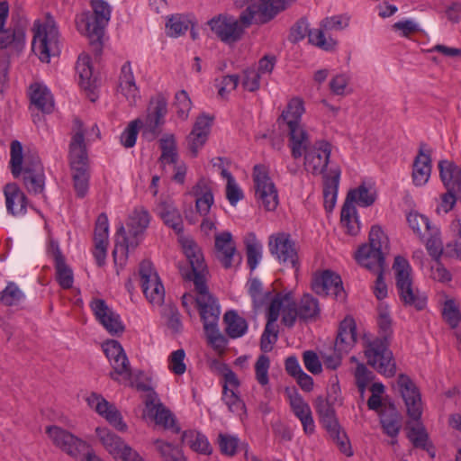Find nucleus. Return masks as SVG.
Segmentation results:
<instances>
[{
    "instance_id": "1",
    "label": "nucleus",
    "mask_w": 461,
    "mask_h": 461,
    "mask_svg": "<svg viewBox=\"0 0 461 461\" xmlns=\"http://www.w3.org/2000/svg\"><path fill=\"white\" fill-rule=\"evenodd\" d=\"M188 266H179L182 277L193 281L198 294L196 304L199 309L203 330L209 343L217 349L223 348L227 344L225 337L220 333L218 321L220 307L217 300L210 294L206 285L207 266L198 245L193 240H187L183 247Z\"/></svg>"
},
{
    "instance_id": "2",
    "label": "nucleus",
    "mask_w": 461,
    "mask_h": 461,
    "mask_svg": "<svg viewBox=\"0 0 461 461\" xmlns=\"http://www.w3.org/2000/svg\"><path fill=\"white\" fill-rule=\"evenodd\" d=\"M389 249V239L379 225H373L368 243L362 244L355 253V259L363 267L377 274L375 295L378 300L387 296V285L383 277L385 266L384 255Z\"/></svg>"
},
{
    "instance_id": "3",
    "label": "nucleus",
    "mask_w": 461,
    "mask_h": 461,
    "mask_svg": "<svg viewBox=\"0 0 461 461\" xmlns=\"http://www.w3.org/2000/svg\"><path fill=\"white\" fill-rule=\"evenodd\" d=\"M397 385L404 401L407 415L415 421L414 425L407 422V438L416 448L426 450L431 457L435 456L432 444L429 440V435L422 422L421 396L419 388L411 377L405 374H400L397 378Z\"/></svg>"
},
{
    "instance_id": "4",
    "label": "nucleus",
    "mask_w": 461,
    "mask_h": 461,
    "mask_svg": "<svg viewBox=\"0 0 461 461\" xmlns=\"http://www.w3.org/2000/svg\"><path fill=\"white\" fill-rule=\"evenodd\" d=\"M90 11H85L76 18L77 28L89 40L92 51L97 57L103 51L105 27L111 19L112 6L105 0H90Z\"/></svg>"
},
{
    "instance_id": "5",
    "label": "nucleus",
    "mask_w": 461,
    "mask_h": 461,
    "mask_svg": "<svg viewBox=\"0 0 461 461\" xmlns=\"http://www.w3.org/2000/svg\"><path fill=\"white\" fill-rule=\"evenodd\" d=\"M68 158L74 188L77 196L83 198L88 191V156L85 143L84 123L78 118L74 120V133L69 143Z\"/></svg>"
},
{
    "instance_id": "6",
    "label": "nucleus",
    "mask_w": 461,
    "mask_h": 461,
    "mask_svg": "<svg viewBox=\"0 0 461 461\" xmlns=\"http://www.w3.org/2000/svg\"><path fill=\"white\" fill-rule=\"evenodd\" d=\"M255 14L254 7L248 6L239 18L228 14H220L210 19L207 24L221 41L231 45L243 38L245 30L252 24Z\"/></svg>"
},
{
    "instance_id": "7",
    "label": "nucleus",
    "mask_w": 461,
    "mask_h": 461,
    "mask_svg": "<svg viewBox=\"0 0 461 461\" xmlns=\"http://www.w3.org/2000/svg\"><path fill=\"white\" fill-rule=\"evenodd\" d=\"M304 111L303 100L300 97H294L288 102L286 108L277 119L280 127L282 125L287 127L289 147L292 157L295 159L302 157V148L307 143L308 133L300 125Z\"/></svg>"
},
{
    "instance_id": "8",
    "label": "nucleus",
    "mask_w": 461,
    "mask_h": 461,
    "mask_svg": "<svg viewBox=\"0 0 461 461\" xmlns=\"http://www.w3.org/2000/svg\"><path fill=\"white\" fill-rule=\"evenodd\" d=\"M150 221V215L149 212L143 208L135 209L129 217L127 223L129 229L128 237L125 228L122 224L116 231L115 248L113 251L114 262L117 263V254L120 252L122 257L127 258L130 249H136L140 242L141 236L145 230L148 228Z\"/></svg>"
},
{
    "instance_id": "9",
    "label": "nucleus",
    "mask_w": 461,
    "mask_h": 461,
    "mask_svg": "<svg viewBox=\"0 0 461 461\" xmlns=\"http://www.w3.org/2000/svg\"><path fill=\"white\" fill-rule=\"evenodd\" d=\"M395 274V286L401 302L404 306L422 311L427 306V297L413 288L411 268L407 259L397 256L393 266Z\"/></svg>"
},
{
    "instance_id": "10",
    "label": "nucleus",
    "mask_w": 461,
    "mask_h": 461,
    "mask_svg": "<svg viewBox=\"0 0 461 461\" xmlns=\"http://www.w3.org/2000/svg\"><path fill=\"white\" fill-rule=\"evenodd\" d=\"M34 29L32 51L41 61L49 63L51 57H58L60 54L58 27L53 18L48 14L43 24L39 21L35 22Z\"/></svg>"
},
{
    "instance_id": "11",
    "label": "nucleus",
    "mask_w": 461,
    "mask_h": 461,
    "mask_svg": "<svg viewBox=\"0 0 461 461\" xmlns=\"http://www.w3.org/2000/svg\"><path fill=\"white\" fill-rule=\"evenodd\" d=\"M440 180L446 188L441 195V206L445 212H450L457 200L461 201V167L447 159L438 164Z\"/></svg>"
},
{
    "instance_id": "12",
    "label": "nucleus",
    "mask_w": 461,
    "mask_h": 461,
    "mask_svg": "<svg viewBox=\"0 0 461 461\" xmlns=\"http://www.w3.org/2000/svg\"><path fill=\"white\" fill-rule=\"evenodd\" d=\"M253 180L258 201L267 211H275L279 203L278 194L265 165L258 164L254 166Z\"/></svg>"
},
{
    "instance_id": "13",
    "label": "nucleus",
    "mask_w": 461,
    "mask_h": 461,
    "mask_svg": "<svg viewBox=\"0 0 461 461\" xmlns=\"http://www.w3.org/2000/svg\"><path fill=\"white\" fill-rule=\"evenodd\" d=\"M269 252L280 264L291 266L295 273L299 271L300 262L295 242L291 235L285 232H278L271 235L268 241Z\"/></svg>"
},
{
    "instance_id": "14",
    "label": "nucleus",
    "mask_w": 461,
    "mask_h": 461,
    "mask_svg": "<svg viewBox=\"0 0 461 461\" xmlns=\"http://www.w3.org/2000/svg\"><path fill=\"white\" fill-rule=\"evenodd\" d=\"M304 153V166L313 175L326 173L331 153L330 144L325 140H317L313 144L307 135V143L302 148V155Z\"/></svg>"
},
{
    "instance_id": "15",
    "label": "nucleus",
    "mask_w": 461,
    "mask_h": 461,
    "mask_svg": "<svg viewBox=\"0 0 461 461\" xmlns=\"http://www.w3.org/2000/svg\"><path fill=\"white\" fill-rule=\"evenodd\" d=\"M368 365L386 377H393L396 373V365L389 345L381 340L369 342L365 351Z\"/></svg>"
},
{
    "instance_id": "16",
    "label": "nucleus",
    "mask_w": 461,
    "mask_h": 461,
    "mask_svg": "<svg viewBox=\"0 0 461 461\" xmlns=\"http://www.w3.org/2000/svg\"><path fill=\"white\" fill-rule=\"evenodd\" d=\"M139 276L145 297L151 303L161 304L165 297V289L150 260L144 259L140 263Z\"/></svg>"
},
{
    "instance_id": "17",
    "label": "nucleus",
    "mask_w": 461,
    "mask_h": 461,
    "mask_svg": "<svg viewBox=\"0 0 461 461\" xmlns=\"http://www.w3.org/2000/svg\"><path fill=\"white\" fill-rule=\"evenodd\" d=\"M312 289L318 295H332L339 302H344L347 297L340 276L330 269L314 276Z\"/></svg>"
},
{
    "instance_id": "18",
    "label": "nucleus",
    "mask_w": 461,
    "mask_h": 461,
    "mask_svg": "<svg viewBox=\"0 0 461 461\" xmlns=\"http://www.w3.org/2000/svg\"><path fill=\"white\" fill-rule=\"evenodd\" d=\"M167 113V100L163 95H158L150 101L144 123L143 134L152 140L161 132L160 126L165 122Z\"/></svg>"
},
{
    "instance_id": "19",
    "label": "nucleus",
    "mask_w": 461,
    "mask_h": 461,
    "mask_svg": "<svg viewBox=\"0 0 461 461\" xmlns=\"http://www.w3.org/2000/svg\"><path fill=\"white\" fill-rule=\"evenodd\" d=\"M46 433L56 447L71 456H77L81 451L88 447L85 441L60 427L48 426Z\"/></svg>"
},
{
    "instance_id": "20",
    "label": "nucleus",
    "mask_w": 461,
    "mask_h": 461,
    "mask_svg": "<svg viewBox=\"0 0 461 461\" xmlns=\"http://www.w3.org/2000/svg\"><path fill=\"white\" fill-rule=\"evenodd\" d=\"M214 256L225 269L233 267L236 258L238 264H240L242 258L237 252L236 243L230 231H222L215 235Z\"/></svg>"
},
{
    "instance_id": "21",
    "label": "nucleus",
    "mask_w": 461,
    "mask_h": 461,
    "mask_svg": "<svg viewBox=\"0 0 461 461\" xmlns=\"http://www.w3.org/2000/svg\"><path fill=\"white\" fill-rule=\"evenodd\" d=\"M90 307L96 320L105 328L111 335H121L125 327L118 313L114 312L103 299H94Z\"/></svg>"
},
{
    "instance_id": "22",
    "label": "nucleus",
    "mask_w": 461,
    "mask_h": 461,
    "mask_svg": "<svg viewBox=\"0 0 461 461\" xmlns=\"http://www.w3.org/2000/svg\"><path fill=\"white\" fill-rule=\"evenodd\" d=\"M213 119V116L205 113H202L196 118L194 127L186 138L188 149L193 158L197 157L199 150L206 143Z\"/></svg>"
},
{
    "instance_id": "23",
    "label": "nucleus",
    "mask_w": 461,
    "mask_h": 461,
    "mask_svg": "<svg viewBox=\"0 0 461 461\" xmlns=\"http://www.w3.org/2000/svg\"><path fill=\"white\" fill-rule=\"evenodd\" d=\"M87 403L95 411L105 418V420L119 431H125L127 425L122 420L119 410L112 403L107 402L103 396L92 393L86 398Z\"/></svg>"
},
{
    "instance_id": "24",
    "label": "nucleus",
    "mask_w": 461,
    "mask_h": 461,
    "mask_svg": "<svg viewBox=\"0 0 461 461\" xmlns=\"http://www.w3.org/2000/svg\"><path fill=\"white\" fill-rule=\"evenodd\" d=\"M157 397L156 392L149 393L146 397L145 405L148 416L153 419L156 424L161 425L167 429H171L175 433H179L180 428L176 425L172 412L162 403H156Z\"/></svg>"
},
{
    "instance_id": "25",
    "label": "nucleus",
    "mask_w": 461,
    "mask_h": 461,
    "mask_svg": "<svg viewBox=\"0 0 461 461\" xmlns=\"http://www.w3.org/2000/svg\"><path fill=\"white\" fill-rule=\"evenodd\" d=\"M48 253L54 260L56 280L63 289H69L73 285L74 275L72 269L67 265L59 243L51 240L48 248Z\"/></svg>"
},
{
    "instance_id": "26",
    "label": "nucleus",
    "mask_w": 461,
    "mask_h": 461,
    "mask_svg": "<svg viewBox=\"0 0 461 461\" xmlns=\"http://www.w3.org/2000/svg\"><path fill=\"white\" fill-rule=\"evenodd\" d=\"M290 406L294 414L300 420L303 431L307 435H312L315 430V424L309 404L298 393L296 389L289 393Z\"/></svg>"
},
{
    "instance_id": "27",
    "label": "nucleus",
    "mask_w": 461,
    "mask_h": 461,
    "mask_svg": "<svg viewBox=\"0 0 461 461\" xmlns=\"http://www.w3.org/2000/svg\"><path fill=\"white\" fill-rule=\"evenodd\" d=\"M313 404L319 421L327 432L335 433V429H340L333 402L330 399H325V397L320 395L316 397Z\"/></svg>"
},
{
    "instance_id": "28",
    "label": "nucleus",
    "mask_w": 461,
    "mask_h": 461,
    "mask_svg": "<svg viewBox=\"0 0 461 461\" xmlns=\"http://www.w3.org/2000/svg\"><path fill=\"white\" fill-rule=\"evenodd\" d=\"M357 342V325L355 320L347 316L340 321L335 339V349L339 352H348Z\"/></svg>"
},
{
    "instance_id": "29",
    "label": "nucleus",
    "mask_w": 461,
    "mask_h": 461,
    "mask_svg": "<svg viewBox=\"0 0 461 461\" xmlns=\"http://www.w3.org/2000/svg\"><path fill=\"white\" fill-rule=\"evenodd\" d=\"M383 431L391 438H396L402 428V416L393 402H388L379 412Z\"/></svg>"
},
{
    "instance_id": "30",
    "label": "nucleus",
    "mask_w": 461,
    "mask_h": 461,
    "mask_svg": "<svg viewBox=\"0 0 461 461\" xmlns=\"http://www.w3.org/2000/svg\"><path fill=\"white\" fill-rule=\"evenodd\" d=\"M79 76V85L86 92L92 102L96 98L95 90L97 87V78L93 76V68L88 56L79 57L76 65Z\"/></svg>"
},
{
    "instance_id": "31",
    "label": "nucleus",
    "mask_w": 461,
    "mask_h": 461,
    "mask_svg": "<svg viewBox=\"0 0 461 461\" xmlns=\"http://www.w3.org/2000/svg\"><path fill=\"white\" fill-rule=\"evenodd\" d=\"M341 170L339 167H332L329 174L323 176L324 207L331 212L336 204Z\"/></svg>"
},
{
    "instance_id": "32",
    "label": "nucleus",
    "mask_w": 461,
    "mask_h": 461,
    "mask_svg": "<svg viewBox=\"0 0 461 461\" xmlns=\"http://www.w3.org/2000/svg\"><path fill=\"white\" fill-rule=\"evenodd\" d=\"M7 212L14 215L26 212L27 197L15 183L5 185L4 188Z\"/></svg>"
},
{
    "instance_id": "33",
    "label": "nucleus",
    "mask_w": 461,
    "mask_h": 461,
    "mask_svg": "<svg viewBox=\"0 0 461 461\" xmlns=\"http://www.w3.org/2000/svg\"><path fill=\"white\" fill-rule=\"evenodd\" d=\"M423 146L424 144L420 145L419 154L413 161L412 181L417 186L424 185L429 181L431 173L430 151L424 153Z\"/></svg>"
},
{
    "instance_id": "34",
    "label": "nucleus",
    "mask_w": 461,
    "mask_h": 461,
    "mask_svg": "<svg viewBox=\"0 0 461 461\" xmlns=\"http://www.w3.org/2000/svg\"><path fill=\"white\" fill-rule=\"evenodd\" d=\"M30 100L38 110L44 113H50L54 110V100L47 86L34 83L30 86Z\"/></svg>"
},
{
    "instance_id": "35",
    "label": "nucleus",
    "mask_w": 461,
    "mask_h": 461,
    "mask_svg": "<svg viewBox=\"0 0 461 461\" xmlns=\"http://www.w3.org/2000/svg\"><path fill=\"white\" fill-rule=\"evenodd\" d=\"M192 193L196 198V212L201 216H205L210 212L214 202L212 188L204 179H200L193 187Z\"/></svg>"
},
{
    "instance_id": "36",
    "label": "nucleus",
    "mask_w": 461,
    "mask_h": 461,
    "mask_svg": "<svg viewBox=\"0 0 461 461\" xmlns=\"http://www.w3.org/2000/svg\"><path fill=\"white\" fill-rule=\"evenodd\" d=\"M118 87L131 104L136 102L139 89L135 83L130 61L125 62L121 68Z\"/></svg>"
},
{
    "instance_id": "37",
    "label": "nucleus",
    "mask_w": 461,
    "mask_h": 461,
    "mask_svg": "<svg viewBox=\"0 0 461 461\" xmlns=\"http://www.w3.org/2000/svg\"><path fill=\"white\" fill-rule=\"evenodd\" d=\"M288 0H260L258 5H251L256 14H258L260 23H267L274 19L277 14L286 8Z\"/></svg>"
},
{
    "instance_id": "38",
    "label": "nucleus",
    "mask_w": 461,
    "mask_h": 461,
    "mask_svg": "<svg viewBox=\"0 0 461 461\" xmlns=\"http://www.w3.org/2000/svg\"><path fill=\"white\" fill-rule=\"evenodd\" d=\"M353 200V193H351L348 197H346L340 213V222L349 235H357L359 231V222Z\"/></svg>"
},
{
    "instance_id": "39",
    "label": "nucleus",
    "mask_w": 461,
    "mask_h": 461,
    "mask_svg": "<svg viewBox=\"0 0 461 461\" xmlns=\"http://www.w3.org/2000/svg\"><path fill=\"white\" fill-rule=\"evenodd\" d=\"M223 321L226 324L225 331L231 339L242 337L248 330L247 321L240 316L236 311L230 310L223 315Z\"/></svg>"
},
{
    "instance_id": "40",
    "label": "nucleus",
    "mask_w": 461,
    "mask_h": 461,
    "mask_svg": "<svg viewBox=\"0 0 461 461\" xmlns=\"http://www.w3.org/2000/svg\"><path fill=\"white\" fill-rule=\"evenodd\" d=\"M159 216L164 223L173 229L176 234L184 230L183 219L179 211L170 203L162 202L159 204Z\"/></svg>"
},
{
    "instance_id": "41",
    "label": "nucleus",
    "mask_w": 461,
    "mask_h": 461,
    "mask_svg": "<svg viewBox=\"0 0 461 461\" xmlns=\"http://www.w3.org/2000/svg\"><path fill=\"white\" fill-rule=\"evenodd\" d=\"M24 42L25 29L20 24L7 30L4 27L0 31V49H5L10 45H14L16 50H21Z\"/></svg>"
},
{
    "instance_id": "42",
    "label": "nucleus",
    "mask_w": 461,
    "mask_h": 461,
    "mask_svg": "<svg viewBox=\"0 0 461 461\" xmlns=\"http://www.w3.org/2000/svg\"><path fill=\"white\" fill-rule=\"evenodd\" d=\"M181 438L182 442L192 450L203 455L212 454V448L204 435L194 430H187L183 432Z\"/></svg>"
},
{
    "instance_id": "43",
    "label": "nucleus",
    "mask_w": 461,
    "mask_h": 461,
    "mask_svg": "<svg viewBox=\"0 0 461 461\" xmlns=\"http://www.w3.org/2000/svg\"><path fill=\"white\" fill-rule=\"evenodd\" d=\"M95 432L104 448L115 458L125 446L123 440L106 428L97 427Z\"/></svg>"
},
{
    "instance_id": "44",
    "label": "nucleus",
    "mask_w": 461,
    "mask_h": 461,
    "mask_svg": "<svg viewBox=\"0 0 461 461\" xmlns=\"http://www.w3.org/2000/svg\"><path fill=\"white\" fill-rule=\"evenodd\" d=\"M294 299L292 292L275 293L269 300V306L267 312V321L276 322L280 311L285 309V304H289Z\"/></svg>"
},
{
    "instance_id": "45",
    "label": "nucleus",
    "mask_w": 461,
    "mask_h": 461,
    "mask_svg": "<svg viewBox=\"0 0 461 461\" xmlns=\"http://www.w3.org/2000/svg\"><path fill=\"white\" fill-rule=\"evenodd\" d=\"M426 249L429 256L435 260L438 261L444 253V247L440 238L439 229L434 225L426 232L425 238Z\"/></svg>"
},
{
    "instance_id": "46",
    "label": "nucleus",
    "mask_w": 461,
    "mask_h": 461,
    "mask_svg": "<svg viewBox=\"0 0 461 461\" xmlns=\"http://www.w3.org/2000/svg\"><path fill=\"white\" fill-rule=\"evenodd\" d=\"M299 319L303 321L315 320L320 314L319 302L309 294H305L297 304Z\"/></svg>"
},
{
    "instance_id": "47",
    "label": "nucleus",
    "mask_w": 461,
    "mask_h": 461,
    "mask_svg": "<svg viewBox=\"0 0 461 461\" xmlns=\"http://www.w3.org/2000/svg\"><path fill=\"white\" fill-rule=\"evenodd\" d=\"M191 22L184 14H172L166 23L167 34L170 37H179L189 29Z\"/></svg>"
},
{
    "instance_id": "48",
    "label": "nucleus",
    "mask_w": 461,
    "mask_h": 461,
    "mask_svg": "<svg viewBox=\"0 0 461 461\" xmlns=\"http://www.w3.org/2000/svg\"><path fill=\"white\" fill-rule=\"evenodd\" d=\"M407 221L420 240H424L426 232L434 226L428 217L418 212H410L407 216Z\"/></svg>"
},
{
    "instance_id": "49",
    "label": "nucleus",
    "mask_w": 461,
    "mask_h": 461,
    "mask_svg": "<svg viewBox=\"0 0 461 461\" xmlns=\"http://www.w3.org/2000/svg\"><path fill=\"white\" fill-rule=\"evenodd\" d=\"M23 183L28 192L34 194H42L45 185L44 172L40 167L34 170V174H23Z\"/></svg>"
},
{
    "instance_id": "50",
    "label": "nucleus",
    "mask_w": 461,
    "mask_h": 461,
    "mask_svg": "<svg viewBox=\"0 0 461 461\" xmlns=\"http://www.w3.org/2000/svg\"><path fill=\"white\" fill-rule=\"evenodd\" d=\"M278 339V326L274 321H267L264 331L260 338V349L265 352H270L273 345Z\"/></svg>"
},
{
    "instance_id": "51",
    "label": "nucleus",
    "mask_w": 461,
    "mask_h": 461,
    "mask_svg": "<svg viewBox=\"0 0 461 461\" xmlns=\"http://www.w3.org/2000/svg\"><path fill=\"white\" fill-rule=\"evenodd\" d=\"M23 299V293L14 282H9L0 294V302L5 306L17 305Z\"/></svg>"
},
{
    "instance_id": "52",
    "label": "nucleus",
    "mask_w": 461,
    "mask_h": 461,
    "mask_svg": "<svg viewBox=\"0 0 461 461\" xmlns=\"http://www.w3.org/2000/svg\"><path fill=\"white\" fill-rule=\"evenodd\" d=\"M324 31L322 27L311 30L308 36L309 42L323 50H333L337 45V41L332 38L327 39L324 35Z\"/></svg>"
},
{
    "instance_id": "53",
    "label": "nucleus",
    "mask_w": 461,
    "mask_h": 461,
    "mask_svg": "<svg viewBox=\"0 0 461 461\" xmlns=\"http://www.w3.org/2000/svg\"><path fill=\"white\" fill-rule=\"evenodd\" d=\"M379 337L375 340H381L389 345V339L393 334L392 319L387 309L381 310L377 319Z\"/></svg>"
},
{
    "instance_id": "54",
    "label": "nucleus",
    "mask_w": 461,
    "mask_h": 461,
    "mask_svg": "<svg viewBox=\"0 0 461 461\" xmlns=\"http://www.w3.org/2000/svg\"><path fill=\"white\" fill-rule=\"evenodd\" d=\"M222 401L231 412L240 414L245 411L244 402L234 390L229 389L227 385L222 386Z\"/></svg>"
},
{
    "instance_id": "55",
    "label": "nucleus",
    "mask_w": 461,
    "mask_h": 461,
    "mask_svg": "<svg viewBox=\"0 0 461 461\" xmlns=\"http://www.w3.org/2000/svg\"><path fill=\"white\" fill-rule=\"evenodd\" d=\"M23 146L20 141L13 140L11 142V170L14 177H17L22 173L23 169Z\"/></svg>"
},
{
    "instance_id": "56",
    "label": "nucleus",
    "mask_w": 461,
    "mask_h": 461,
    "mask_svg": "<svg viewBox=\"0 0 461 461\" xmlns=\"http://www.w3.org/2000/svg\"><path fill=\"white\" fill-rule=\"evenodd\" d=\"M353 193V203L357 202L360 206L362 207H368L372 205L376 198V195L375 193H370L367 187L363 184L360 185L356 189H351L348 194L347 197L350 195V194Z\"/></svg>"
},
{
    "instance_id": "57",
    "label": "nucleus",
    "mask_w": 461,
    "mask_h": 461,
    "mask_svg": "<svg viewBox=\"0 0 461 461\" xmlns=\"http://www.w3.org/2000/svg\"><path fill=\"white\" fill-rule=\"evenodd\" d=\"M442 315L446 322L452 329H456L459 325L461 314L454 300H447L445 302Z\"/></svg>"
},
{
    "instance_id": "58",
    "label": "nucleus",
    "mask_w": 461,
    "mask_h": 461,
    "mask_svg": "<svg viewBox=\"0 0 461 461\" xmlns=\"http://www.w3.org/2000/svg\"><path fill=\"white\" fill-rule=\"evenodd\" d=\"M140 119L131 121L121 135V143L125 148H132L137 140L139 128L141 124Z\"/></svg>"
},
{
    "instance_id": "59",
    "label": "nucleus",
    "mask_w": 461,
    "mask_h": 461,
    "mask_svg": "<svg viewBox=\"0 0 461 461\" xmlns=\"http://www.w3.org/2000/svg\"><path fill=\"white\" fill-rule=\"evenodd\" d=\"M218 443L221 454L233 456L237 452L239 438L235 436L220 433L218 436Z\"/></svg>"
},
{
    "instance_id": "60",
    "label": "nucleus",
    "mask_w": 461,
    "mask_h": 461,
    "mask_svg": "<svg viewBox=\"0 0 461 461\" xmlns=\"http://www.w3.org/2000/svg\"><path fill=\"white\" fill-rule=\"evenodd\" d=\"M246 254L248 266L253 271L259 263L262 257V246L256 240L247 242Z\"/></svg>"
},
{
    "instance_id": "61",
    "label": "nucleus",
    "mask_w": 461,
    "mask_h": 461,
    "mask_svg": "<svg viewBox=\"0 0 461 461\" xmlns=\"http://www.w3.org/2000/svg\"><path fill=\"white\" fill-rule=\"evenodd\" d=\"M270 366L269 357L266 355H260L255 364L256 379L261 385L268 384V369Z\"/></svg>"
},
{
    "instance_id": "62",
    "label": "nucleus",
    "mask_w": 461,
    "mask_h": 461,
    "mask_svg": "<svg viewBox=\"0 0 461 461\" xmlns=\"http://www.w3.org/2000/svg\"><path fill=\"white\" fill-rule=\"evenodd\" d=\"M112 366L113 368V372L110 373V377L113 380H117V375H126L128 377L131 376V370L130 367V362L126 356V354H123L117 357L116 359L113 360L111 362Z\"/></svg>"
},
{
    "instance_id": "63",
    "label": "nucleus",
    "mask_w": 461,
    "mask_h": 461,
    "mask_svg": "<svg viewBox=\"0 0 461 461\" xmlns=\"http://www.w3.org/2000/svg\"><path fill=\"white\" fill-rule=\"evenodd\" d=\"M309 23L305 18L299 19L290 30L289 41L297 43L310 33Z\"/></svg>"
},
{
    "instance_id": "64",
    "label": "nucleus",
    "mask_w": 461,
    "mask_h": 461,
    "mask_svg": "<svg viewBox=\"0 0 461 461\" xmlns=\"http://www.w3.org/2000/svg\"><path fill=\"white\" fill-rule=\"evenodd\" d=\"M175 99V104L176 106V113L178 117L186 119L192 106V102L187 92L185 90L177 92L176 94Z\"/></svg>"
}]
</instances>
